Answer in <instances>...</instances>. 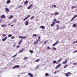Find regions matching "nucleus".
I'll use <instances>...</instances> for the list:
<instances>
[{"instance_id": "1", "label": "nucleus", "mask_w": 77, "mask_h": 77, "mask_svg": "<svg viewBox=\"0 0 77 77\" xmlns=\"http://www.w3.org/2000/svg\"><path fill=\"white\" fill-rule=\"evenodd\" d=\"M71 75V72H68L66 73L65 74V76L66 77H69Z\"/></svg>"}, {"instance_id": "2", "label": "nucleus", "mask_w": 77, "mask_h": 77, "mask_svg": "<svg viewBox=\"0 0 77 77\" xmlns=\"http://www.w3.org/2000/svg\"><path fill=\"white\" fill-rule=\"evenodd\" d=\"M19 67H20V66L18 65H16L14 66L13 68V69H14V68H19Z\"/></svg>"}, {"instance_id": "3", "label": "nucleus", "mask_w": 77, "mask_h": 77, "mask_svg": "<svg viewBox=\"0 0 77 77\" xmlns=\"http://www.w3.org/2000/svg\"><path fill=\"white\" fill-rule=\"evenodd\" d=\"M61 66V63L59 64L58 65H57V66L56 67V69H57V68H59L60 66Z\"/></svg>"}, {"instance_id": "4", "label": "nucleus", "mask_w": 77, "mask_h": 77, "mask_svg": "<svg viewBox=\"0 0 77 77\" xmlns=\"http://www.w3.org/2000/svg\"><path fill=\"white\" fill-rule=\"evenodd\" d=\"M33 6V5L32 4H31L30 5H29V6L27 8L28 9H31L32 8V7Z\"/></svg>"}, {"instance_id": "5", "label": "nucleus", "mask_w": 77, "mask_h": 77, "mask_svg": "<svg viewBox=\"0 0 77 77\" xmlns=\"http://www.w3.org/2000/svg\"><path fill=\"white\" fill-rule=\"evenodd\" d=\"M54 21L56 23H60V21H57L56 19H54Z\"/></svg>"}, {"instance_id": "6", "label": "nucleus", "mask_w": 77, "mask_h": 77, "mask_svg": "<svg viewBox=\"0 0 77 77\" xmlns=\"http://www.w3.org/2000/svg\"><path fill=\"white\" fill-rule=\"evenodd\" d=\"M19 38L20 39H26V36L22 37L21 36H19Z\"/></svg>"}, {"instance_id": "7", "label": "nucleus", "mask_w": 77, "mask_h": 77, "mask_svg": "<svg viewBox=\"0 0 77 77\" xmlns=\"http://www.w3.org/2000/svg\"><path fill=\"white\" fill-rule=\"evenodd\" d=\"M5 17H6V16H5V15L3 14L1 17V19H2V18H5Z\"/></svg>"}, {"instance_id": "8", "label": "nucleus", "mask_w": 77, "mask_h": 77, "mask_svg": "<svg viewBox=\"0 0 77 77\" xmlns=\"http://www.w3.org/2000/svg\"><path fill=\"white\" fill-rule=\"evenodd\" d=\"M25 50V48H23L22 49H21L20 51H19V53H21L23 51V50Z\"/></svg>"}, {"instance_id": "9", "label": "nucleus", "mask_w": 77, "mask_h": 77, "mask_svg": "<svg viewBox=\"0 0 77 77\" xmlns=\"http://www.w3.org/2000/svg\"><path fill=\"white\" fill-rule=\"evenodd\" d=\"M30 15H29L27 17H26L23 20V21H25V20H27V18H29V17H30Z\"/></svg>"}, {"instance_id": "10", "label": "nucleus", "mask_w": 77, "mask_h": 77, "mask_svg": "<svg viewBox=\"0 0 77 77\" xmlns=\"http://www.w3.org/2000/svg\"><path fill=\"white\" fill-rule=\"evenodd\" d=\"M28 75H30L31 77H33V75L30 73V72L28 73Z\"/></svg>"}, {"instance_id": "11", "label": "nucleus", "mask_w": 77, "mask_h": 77, "mask_svg": "<svg viewBox=\"0 0 77 77\" xmlns=\"http://www.w3.org/2000/svg\"><path fill=\"white\" fill-rule=\"evenodd\" d=\"M39 41L38 40H37V41H36L35 42H34L33 43L34 45H36V44H38V42H39Z\"/></svg>"}, {"instance_id": "12", "label": "nucleus", "mask_w": 77, "mask_h": 77, "mask_svg": "<svg viewBox=\"0 0 77 77\" xmlns=\"http://www.w3.org/2000/svg\"><path fill=\"white\" fill-rule=\"evenodd\" d=\"M58 43H59V41H58L56 42H55V43L53 44L52 45V46H53V47H54V46H55V45H56Z\"/></svg>"}, {"instance_id": "13", "label": "nucleus", "mask_w": 77, "mask_h": 77, "mask_svg": "<svg viewBox=\"0 0 77 77\" xmlns=\"http://www.w3.org/2000/svg\"><path fill=\"white\" fill-rule=\"evenodd\" d=\"M7 37H6L5 38H3L2 39V41H6V39H7Z\"/></svg>"}, {"instance_id": "14", "label": "nucleus", "mask_w": 77, "mask_h": 77, "mask_svg": "<svg viewBox=\"0 0 77 77\" xmlns=\"http://www.w3.org/2000/svg\"><path fill=\"white\" fill-rule=\"evenodd\" d=\"M5 10L6 12H9V9L8 8H5Z\"/></svg>"}, {"instance_id": "15", "label": "nucleus", "mask_w": 77, "mask_h": 77, "mask_svg": "<svg viewBox=\"0 0 77 77\" xmlns=\"http://www.w3.org/2000/svg\"><path fill=\"white\" fill-rule=\"evenodd\" d=\"M62 60V58H60L57 61V64H58L59 63V62H60V61Z\"/></svg>"}, {"instance_id": "16", "label": "nucleus", "mask_w": 77, "mask_h": 77, "mask_svg": "<svg viewBox=\"0 0 77 77\" xmlns=\"http://www.w3.org/2000/svg\"><path fill=\"white\" fill-rule=\"evenodd\" d=\"M40 28H41V29H45V27L44 26H40Z\"/></svg>"}, {"instance_id": "17", "label": "nucleus", "mask_w": 77, "mask_h": 77, "mask_svg": "<svg viewBox=\"0 0 77 77\" xmlns=\"http://www.w3.org/2000/svg\"><path fill=\"white\" fill-rule=\"evenodd\" d=\"M22 41H23V40H20L19 42H18V44L19 45H21V43L22 42Z\"/></svg>"}, {"instance_id": "18", "label": "nucleus", "mask_w": 77, "mask_h": 77, "mask_svg": "<svg viewBox=\"0 0 77 77\" xmlns=\"http://www.w3.org/2000/svg\"><path fill=\"white\" fill-rule=\"evenodd\" d=\"M6 26V24L4 23L3 25H1V27H5Z\"/></svg>"}, {"instance_id": "19", "label": "nucleus", "mask_w": 77, "mask_h": 77, "mask_svg": "<svg viewBox=\"0 0 77 77\" xmlns=\"http://www.w3.org/2000/svg\"><path fill=\"white\" fill-rule=\"evenodd\" d=\"M67 63V60H66L65 62H63V63H62V64H65V63Z\"/></svg>"}, {"instance_id": "20", "label": "nucleus", "mask_w": 77, "mask_h": 77, "mask_svg": "<svg viewBox=\"0 0 77 77\" xmlns=\"http://www.w3.org/2000/svg\"><path fill=\"white\" fill-rule=\"evenodd\" d=\"M28 3H29V1L26 0L24 3V5H26V4H27Z\"/></svg>"}, {"instance_id": "21", "label": "nucleus", "mask_w": 77, "mask_h": 77, "mask_svg": "<svg viewBox=\"0 0 77 77\" xmlns=\"http://www.w3.org/2000/svg\"><path fill=\"white\" fill-rule=\"evenodd\" d=\"M10 3H11V0H8L6 2V3H7V4H9Z\"/></svg>"}, {"instance_id": "22", "label": "nucleus", "mask_w": 77, "mask_h": 77, "mask_svg": "<svg viewBox=\"0 0 77 77\" xmlns=\"http://www.w3.org/2000/svg\"><path fill=\"white\" fill-rule=\"evenodd\" d=\"M13 17H14V16L13 15H11L9 17L8 19H11V18H12Z\"/></svg>"}, {"instance_id": "23", "label": "nucleus", "mask_w": 77, "mask_h": 77, "mask_svg": "<svg viewBox=\"0 0 77 77\" xmlns=\"http://www.w3.org/2000/svg\"><path fill=\"white\" fill-rule=\"evenodd\" d=\"M26 23L25 24L26 26H27L29 24V21H26Z\"/></svg>"}, {"instance_id": "24", "label": "nucleus", "mask_w": 77, "mask_h": 77, "mask_svg": "<svg viewBox=\"0 0 77 77\" xmlns=\"http://www.w3.org/2000/svg\"><path fill=\"white\" fill-rule=\"evenodd\" d=\"M73 26L74 27H77V25H76V24H75V23H74L73 24Z\"/></svg>"}, {"instance_id": "25", "label": "nucleus", "mask_w": 77, "mask_h": 77, "mask_svg": "<svg viewBox=\"0 0 77 77\" xmlns=\"http://www.w3.org/2000/svg\"><path fill=\"white\" fill-rule=\"evenodd\" d=\"M49 75V74L47 73H45V77H47V76H48Z\"/></svg>"}, {"instance_id": "26", "label": "nucleus", "mask_w": 77, "mask_h": 77, "mask_svg": "<svg viewBox=\"0 0 77 77\" xmlns=\"http://www.w3.org/2000/svg\"><path fill=\"white\" fill-rule=\"evenodd\" d=\"M48 42V40H46V41H45L44 42V44H47V42Z\"/></svg>"}, {"instance_id": "27", "label": "nucleus", "mask_w": 77, "mask_h": 77, "mask_svg": "<svg viewBox=\"0 0 77 77\" xmlns=\"http://www.w3.org/2000/svg\"><path fill=\"white\" fill-rule=\"evenodd\" d=\"M57 61H54L53 62V63L54 64L56 63V64H57Z\"/></svg>"}, {"instance_id": "28", "label": "nucleus", "mask_w": 77, "mask_h": 77, "mask_svg": "<svg viewBox=\"0 0 77 77\" xmlns=\"http://www.w3.org/2000/svg\"><path fill=\"white\" fill-rule=\"evenodd\" d=\"M59 13L57 12L55 13V14H54V15L55 16L57 15H59Z\"/></svg>"}, {"instance_id": "29", "label": "nucleus", "mask_w": 77, "mask_h": 77, "mask_svg": "<svg viewBox=\"0 0 77 77\" xmlns=\"http://www.w3.org/2000/svg\"><path fill=\"white\" fill-rule=\"evenodd\" d=\"M39 59H38L36 60H35V62H39Z\"/></svg>"}, {"instance_id": "30", "label": "nucleus", "mask_w": 77, "mask_h": 77, "mask_svg": "<svg viewBox=\"0 0 77 77\" xmlns=\"http://www.w3.org/2000/svg\"><path fill=\"white\" fill-rule=\"evenodd\" d=\"M32 36L33 37H36V36H37V35L36 34H34Z\"/></svg>"}, {"instance_id": "31", "label": "nucleus", "mask_w": 77, "mask_h": 77, "mask_svg": "<svg viewBox=\"0 0 77 77\" xmlns=\"http://www.w3.org/2000/svg\"><path fill=\"white\" fill-rule=\"evenodd\" d=\"M29 52L30 53H31V54H32V53H33V51H32V50H30L29 51Z\"/></svg>"}, {"instance_id": "32", "label": "nucleus", "mask_w": 77, "mask_h": 77, "mask_svg": "<svg viewBox=\"0 0 77 77\" xmlns=\"http://www.w3.org/2000/svg\"><path fill=\"white\" fill-rule=\"evenodd\" d=\"M34 17H34V16H33L30 19V20H33V19Z\"/></svg>"}, {"instance_id": "33", "label": "nucleus", "mask_w": 77, "mask_h": 77, "mask_svg": "<svg viewBox=\"0 0 77 77\" xmlns=\"http://www.w3.org/2000/svg\"><path fill=\"white\" fill-rule=\"evenodd\" d=\"M41 39V36H39L38 37V39L37 40L38 41H40V39Z\"/></svg>"}, {"instance_id": "34", "label": "nucleus", "mask_w": 77, "mask_h": 77, "mask_svg": "<svg viewBox=\"0 0 77 77\" xmlns=\"http://www.w3.org/2000/svg\"><path fill=\"white\" fill-rule=\"evenodd\" d=\"M56 27H57V30H59V25H57L56 26Z\"/></svg>"}, {"instance_id": "35", "label": "nucleus", "mask_w": 77, "mask_h": 77, "mask_svg": "<svg viewBox=\"0 0 77 77\" xmlns=\"http://www.w3.org/2000/svg\"><path fill=\"white\" fill-rule=\"evenodd\" d=\"M8 36L9 37H11L12 36V34H9L8 35Z\"/></svg>"}, {"instance_id": "36", "label": "nucleus", "mask_w": 77, "mask_h": 77, "mask_svg": "<svg viewBox=\"0 0 77 77\" xmlns=\"http://www.w3.org/2000/svg\"><path fill=\"white\" fill-rule=\"evenodd\" d=\"M77 17V15L76 14L75 15L74 17H73L74 18H76Z\"/></svg>"}, {"instance_id": "37", "label": "nucleus", "mask_w": 77, "mask_h": 77, "mask_svg": "<svg viewBox=\"0 0 77 77\" xmlns=\"http://www.w3.org/2000/svg\"><path fill=\"white\" fill-rule=\"evenodd\" d=\"M68 66V65L66 64L65 66H64V68H66V67Z\"/></svg>"}, {"instance_id": "38", "label": "nucleus", "mask_w": 77, "mask_h": 77, "mask_svg": "<svg viewBox=\"0 0 77 77\" xmlns=\"http://www.w3.org/2000/svg\"><path fill=\"white\" fill-rule=\"evenodd\" d=\"M39 65H38L36 67V69H38V68H39Z\"/></svg>"}, {"instance_id": "39", "label": "nucleus", "mask_w": 77, "mask_h": 77, "mask_svg": "<svg viewBox=\"0 0 77 77\" xmlns=\"http://www.w3.org/2000/svg\"><path fill=\"white\" fill-rule=\"evenodd\" d=\"M47 49H48V50H50V46H48L47 47Z\"/></svg>"}, {"instance_id": "40", "label": "nucleus", "mask_w": 77, "mask_h": 77, "mask_svg": "<svg viewBox=\"0 0 77 77\" xmlns=\"http://www.w3.org/2000/svg\"><path fill=\"white\" fill-rule=\"evenodd\" d=\"M77 53V50L74 51L72 53Z\"/></svg>"}, {"instance_id": "41", "label": "nucleus", "mask_w": 77, "mask_h": 77, "mask_svg": "<svg viewBox=\"0 0 77 77\" xmlns=\"http://www.w3.org/2000/svg\"><path fill=\"white\" fill-rule=\"evenodd\" d=\"M75 7H76V6H73L72 7V9H74V8H75Z\"/></svg>"}, {"instance_id": "42", "label": "nucleus", "mask_w": 77, "mask_h": 77, "mask_svg": "<svg viewBox=\"0 0 77 77\" xmlns=\"http://www.w3.org/2000/svg\"><path fill=\"white\" fill-rule=\"evenodd\" d=\"M2 36L4 37H5V36H6V34H3L2 35Z\"/></svg>"}, {"instance_id": "43", "label": "nucleus", "mask_w": 77, "mask_h": 77, "mask_svg": "<svg viewBox=\"0 0 77 77\" xmlns=\"http://www.w3.org/2000/svg\"><path fill=\"white\" fill-rule=\"evenodd\" d=\"M53 6H54V8H56V5H53L52 6V7H53Z\"/></svg>"}, {"instance_id": "44", "label": "nucleus", "mask_w": 77, "mask_h": 77, "mask_svg": "<svg viewBox=\"0 0 77 77\" xmlns=\"http://www.w3.org/2000/svg\"><path fill=\"white\" fill-rule=\"evenodd\" d=\"M66 27V26H64L63 27H62V28H63V29H64V28H65Z\"/></svg>"}, {"instance_id": "45", "label": "nucleus", "mask_w": 77, "mask_h": 77, "mask_svg": "<svg viewBox=\"0 0 77 77\" xmlns=\"http://www.w3.org/2000/svg\"><path fill=\"white\" fill-rule=\"evenodd\" d=\"M55 23H56V22L55 21H53V22L52 24H54H54H55Z\"/></svg>"}, {"instance_id": "46", "label": "nucleus", "mask_w": 77, "mask_h": 77, "mask_svg": "<svg viewBox=\"0 0 77 77\" xmlns=\"http://www.w3.org/2000/svg\"><path fill=\"white\" fill-rule=\"evenodd\" d=\"M17 55V54H16L15 55H14V56H13L12 57H15V56H16Z\"/></svg>"}, {"instance_id": "47", "label": "nucleus", "mask_w": 77, "mask_h": 77, "mask_svg": "<svg viewBox=\"0 0 77 77\" xmlns=\"http://www.w3.org/2000/svg\"><path fill=\"white\" fill-rule=\"evenodd\" d=\"M28 58H27L26 57H25L23 58L24 60H26V59H27Z\"/></svg>"}, {"instance_id": "48", "label": "nucleus", "mask_w": 77, "mask_h": 77, "mask_svg": "<svg viewBox=\"0 0 77 77\" xmlns=\"http://www.w3.org/2000/svg\"><path fill=\"white\" fill-rule=\"evenodd\" d=\"M74 17H73V18L71 20V21H70V22H71V21H73V20H74Z\"/></svg>"}, {"instance_id": "49", "label": "nucleus", "mask_w": 77, "mask_h": 77, "mask_svg": "<svg viewBox=\"0 0 77 77\" xmlns=\"http://www.w3.org/2000/svg\"><path fill=\"white\" fill-rule=\"evenodd\" d=\"M75 43H76V42L75 41H74V42H73L72 44H75Z\"/></svg>"}, {"instance_id": "50", "label": "nucleus", "mask_w": 77, "mask_h": 77, "mask_svg": "<svg viewBox=\"0 0 77 77\" xmlns=\"http://www.w3.org/2000/svg\"><path fill=\"white\" fill-rule=\"evenodd\" d=\"M19 47H20V45H18L17 46V48H19Z\"/></svg>"}, {"instance_id": "51", "label": "nucleus", "mask_w": 77, "mask_h": 77, "mask_svg": "<svg viewBox=\"0 0 77 77\" xmlns=\"http://www.w3.org/2000/svg\"><path fill=\"white\" fill-rule=\"evenodd\" d=\"M53 26H54V24H51V27H53Z\"/></svg>"}, {"instance_id": "52", "label": "nucleus", "mask_w": 77, "mask_h": 77, "mask_svg": "<svg viewBox=\"0 0 77 77\" xmlns=\"http://www.w3.org/2000/svg\"><path fill=\"white\" fill-rule=\"evenodd\" d=\"M14 23H16L17 22V20H14Z\"/></svg>"}, {"instance_id": "53", "label": "nucleus", "mask_w": 77, "mask_h": 77, "mask_svg": "<svg viewBox=\"0 0 77 77\" xmlns=\"http://www.w3.org/2000/svg\"><path fill=\"white\" fill-rule=\"evenodd\" d=\"M2 19H0V23H1V21H2Z\"/></svg>"}, {"instance_id": "54", "label": "nucleus", "mask_w": 77, "mask_h": 77, "mask_svg": "<svg viewBox=\"0 0 77 77\" xmlns=\"http://www.w3.org/2000/svg\"><path fill=\"white\" fill-rule=\"evenodd\" d=\"M53 49H54V50H56V48H53Z\"/></svg>"}, {"instance_id": "55", "label": "nucleus", "mask_w": 77, "mask_h": 77, "mask_svg": "<svg viewBox=\"0 0 77 77\" xmlns=\"http://www.w3.org/2000/svg\"><path fill=\"white\" fill-rule=\"evenodd\" d=\"M14 36H13L12 37H11V39H14Z\"/></svg>"}, {"instance_id": "56", "label": "nucleus", "mask_w": 77, "mask_h": 77, "mask_svg": "<svg viewBox=\"0 0 77 77\" xmlns=\"http://www.w3.org/2000/svg\"><path fill=\"white\" fill-rule=\"evenodd\" d=\"M75 64H76V63H73V65H75Z\"/></svg>"}, {"instance_id": "57", "label": "nucleus", "mask_w": 77, "mask_h": 77, "mask_svg": "<svg viewBox=\"0 0 77 77\" xmlns=\"http://www.w3.org/2000/svg\"><path fill=\"white\" fill-rule=\"evenodd\" d=\"M15 44H14V45H13V47H15Z\"/></svg>"}, {"instance_id": "58", "label": "nucleus", "mask_w": 77, "mask_h": 77, "mask_svg": "<svg viewBox=\"0 0 77 77\" xmlns=\"http://www.w3.org/2000/svg\"><path fill=\"white\" fill-rule=\"evenodd\" d=\"M20 8H22L23 7V6L22 5H20Z\"/></svg>"}, {"instance_id": "59", "label": "nucleus", "mask_w": 77, "mask_h": 77, "mask_svg": "<svg viewBox=\"0 0 77 77\" xmlns=\"http://www.w3.org/2000/svg\"><path fill=\"white\" fill-rule=\"evenodd\" d=\"M56 73H57V72H54V74H56Z\"/></svg>"}, {"instance_id": "60", "label": "nucleus", "mask_w": 77, "mask_h": 77, "mask_svg": "<svg viewBox=\"0 0 77 77\" xmlns=\"http://www.w3.org/2000/svg\"><path fill=\"white\" fill-rule=\"evenodd\" d=\"M14 26V25H11V27H12V26Z\"/></svg>"}, {"instance_id": "61", "label": "nucleus", "mask_w": 77, "mask_h": 77, "mask_svg": "<svg viewBox=\"0 0 77 77\" xmlns=\"http://www.w3.org/2000/svg\"><path fill=\"white\" fill-rule=\"evenodd\" d=\"M11 23L10 24H9L8 25L11 26Z\"/></svg>"}, {"instance_id": "62", "label": "nucleus", "mask_w": 77, "mask_h": 77, "mask_svg": "<svg viewBox=\"0 0 77 77\" xmlns=\"http://www.w3.org/2000/svg\"><path fill=\"white\" fill-rule=\"evenodd\" d=\"M3 56H5V54H3Z\"/></svg>"}, {"instance_id": "63", "label": "nucleus", "mask_w": 77, "mask_h": 77, "mask_svg": "<svg viewBox=\"0 0 77 77\" xmlns=\"http://www.w3.org/2000/svg\"><path fill=\"white\" fill-rule=\"evenodd\" d=\"M41 42H40L39 43V44H41Z\"/></svg>"}, {"instance_id": "64", "label": "nucleus", "mask_w": 77, "mask_h": 77, "mask_svg": "<svg viewBox=\"0 0 77 77\" xmlns=\"http://www.w3.org/2000/svg\"><path fill=\"white\" fill-rule=\"evenodd\" d=\"M75 42H76V43H77V41H75Z\"/></svg>"}]
</instances>
